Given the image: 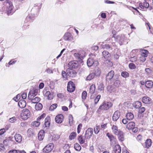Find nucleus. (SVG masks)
Returning a JSON list of instances; mask_svg holds the SVG:
<instances>
[{
	"label": "nucleus",
	"mask_w": 153,
	"mask_h": 153,
	"mask_svg": "<svg viewBox=\"0 0 153 153\" xmlns=\"http://www.w3.org/2000/svg\"><path fill=\"white\" fill-rule=\"evenodd\" d=\"M87 64L88 66L91 67L94 65V66H97L98 62L97 61L96 55L92 54L87 61Z\"/></svg>",
	"instance_id": "obj_1"
},
{
	"label": "nucleus",
	"mask_w": 153,
	"mask_h": 153,
	"mask_svg": "<svg viewBox=\"0 0 153 153\" xmlns=\"http://www.w3.org/2000/svg\"><path fill=\"white\" fill-rule=\"evenodd\" d=\"M6 5L7 7V11L8 15H11L14 12L12 2L9 0L6 1Z\"/></svg>",
	"instance_id": "obj_2"
},
{
	"label": "nucleus",
	"mask_w": 153,
	"mask_h": 153,
	"mask_svg": "<svg viewBox=\"0 0 153 153\" xmlns=\"http://www.w3.org/2000/svg\"><path fill=\"white\" fill-rule=\"evenodd\" d=\"M30 116V111L28 109L23 110L21 114V118L25 120L27 119Z\"/></svg>",
	"instance_id": "obj_3"
},
{
	"label": "nucleus",
	"mask_w": 153,
	"mask_h": 153,
	"mask_svg": "<svg viewBox=\"0 0 153 153\" xmlns=\"http://www.w3.org/2000/svg\"><path fill=\"white\" fill-rule=\"evenodd\" d=\"M112 105V104L110 102H104L102 103L99 107V109L101 110H107L111 107Z\"/></svg>",
	"instance_id": "obj_4"
},
{
	"label": "nucleus",
	"mask_w": 153,
	"mask_h": 153,
	"mask_svg": "<svg viewBox=\"0 0 153 153\" xmlns=\"http://www.w3.org/2000/svg\"><path fill=\"white\" fill-rule=\"evenodd\" d=\"M68 65L70 68H76L78 67L79 63L76 61L73 60L69 62Z\"/></svg>",
	"instance_id": "obj_5"
},
{
	"label": "nucleus",
	"mask_w": 153,
	"mask_h": 153,
	"mask_svg": "<svg viewBox=\"0 0 153 153\" xmlns=\"http://www.w3.org/2000/svg\"><path fill=\"white\" fill-rule=\"evenodd\" d=\"M75 87L74 83L70 81L69 82L68 84L67 90L68 91L70 92H73L75 89Z\"/></svg>",
	"instance_id": "obj_6"
},
{
	"label": "nucleus",
	"mask_w": 153,
	"mask_h": 153,
	"mask_svg": "<svg viewBox=\"0 0 153 153\" xmlns=\"http://www.w3.org/2000/svg\"><path fill=\"white\" fill-rule=\"evenodd\" d=\"M93 133V129L91 128H88L86 131L85 137L86 139H90Z\"/></svg>",
	"instance_id": "obj_7"
},
{
	"label": "nucleus",
	"mask_w": 153,
	"mask_h": 153,
	"mask_svg": "<svg viewBox=\"0 0 153 153\" xmlns=\"http://www.w3.org/2000/svg\"><path fill=\"white\" fill-rule=\"evenodd\" d=\"M125 39V37L124 35L118 36L116 39V41L118 42L119 44L122 45Z\"/></svg>",
	"instance_id": "obj_8"
},
{
	"label": "nucleus",
	"mask_w": 153,
	"mask_h": 153,
	"mask_svg": "<svg viewBox=\"0 0 153 153\" xmlns=\"http://www.w3.org/2000/svg\"><path fill=\"white\" fill-rule=\"evenodd\" d=\"M53 147V143H51L46 146L43 149V151L44 152L48 153L51 152Z\"/></svg>",
	"instance_id": "obj_9"
},
{
	"label": "nucleus",
	"mask_w": 153,
	"mask_h": 153,
	"mask_svg": "<svg viewBox=\"0 0 153 153\" xmlns=\"http://www.w3.org/2000/svg\"><path fill=\"white\" fill-rule=\"evenodd\" d=\"M95 89V86L94 85H92L91 86L89 90L88 95H91L90 98L91 99H94V97L92 94L94 93Z\"/></svg>",
	"instance_id": "obj_10"
},
{
	"label": "nucleus",
	"mask_w": 153,
	"mask_h": 153,
	"mask_svg": "<svg viewBox=\"0 0 153 153\" xmlns=\"http://www.w3.org/2000/svg\"><path fill=\"white\" fill-rule=\"evenodd\" d=\"M67 74L71 77H74L76 75V73L75 70L71 68H68L67 70Z\"/></svg>",
	"instance_id": "obj_11"
},
{
	"label": "nucleus",
	"mask_w": 153,
	"mask_h": 153,
	"mask_svg": "<svg viewBox=\"0 0 153 153\" xmlns=\"http://www.w3.org/2000/svg\"><path fill=\"white\" fill-rule=\"evenodd\" d=\"M100 72L98 70H97V73H93L90 74L86 77V79L87 80H90L93 79L95 76H97L100 75Z\"/></svg>",
	"instance_id": "obj_12"
},
{
	"label": "nucleus",
	"mask_w": 153,
	"mask_h": 153,
	"mask_svg": "<svg viewBox=\"0 0 153 153\" xmlns=\"http://www.w3.org/2000/svg\"><path fill=\"white\" fill-rule=\"evenodd\" d=\"M107 136L109 139L111 144H114L116 143L117 140L113 135L108 133L107 134Z\"/></svg>",
	"instance_id": "obj_13"
},
{
	"label": "nucleus",
	"mask_w": 153,
	"mask_h": 153,
	"mask_svg": "<svg viewBox=\"0 0 153 153\" xmlns=\"http://www.w3.org/2000/svg\"><path fill=\"white\" fill-rule=\"evenodd\" d=\"M64 117L61 114H59L56 116L55 118V120L56 123H61L63 120Z\"/></svg>",
	"instance_id": "obj_14"
},
{
	"label": "nucleus",
	"mask_w": 153,
	"mask_h": 153,
	"mask_svg": "<svg viewBox=\"0 0 153 153\" xmlns=\"http://www.w3.org/2000/svg\"><path fill=\"white\" fill-rule=\"evenodd\" d=\"M64 39L65 40L69 41H72L73 40V36L69 33H65L64 36Z\"/></svg>",
	"instance_id": "obj_15"
},
{
	"label": "nucleus",
	"mask_w": 153,
	"mask_h": 153,
	"mask_svg": "<svg viewBox=\"0 0 153 153\" xmlns=\"http://www.w3.org/2000/svg\"><path fill=\"white\" fill-rule=\"evenodd\" d=\"M102 54L103 57L106 60H109L111 59V54L108 51H104Z\"/></svg>",
	"instance_id": "obj_16"
},
{
	"label": "nucleus",
	"mask_w": 153,
	"mask_h": 153,
	"mask_svg": "<svg viewBox=\"0 0 153 153\" xmlns=\"http://www.w3.org/2000/svg\"><path fill=\"white\" fill-rule=\"evenodd\" d=\"M120 115V112L118 111H116L114 114L112 120L114 121H117L119 118Z\"/></svg>",
	"instance_id": "obj_17"
},
{
	"label": "nucleus",
	"mask_w": 153,
	"mask_h": 153,
	"mask_svg": "<svg viewBox=\"0 0 153 153\" xmlns=\"http://www.w3.org/2000/svg\"><path fill=\"white\" fill-rule=\"evenodd\" d=\"M114 75V72L113 71H110L106 75V80H110L113 77Z\"/></svg>",
	"instance_id": "obj_18"
},
{
	"label": "nucleus",
	"mask_w": 153,
	"mask_h": 153,
	"mask_svg": "<svg viewBox=\"0 0 153 153\" xmlns=\"http://www.w3.org/2000/svg\"><path fill=\"white\" fill-rule=\"evenodd\" d=\"M139 52L140 53V55L146 57L148 56L149 53L147 50L142 49H139Z\"/></svg>",
	"instance_id": "obj_19"
},
{
	"label": "nucleus",
	"mask_w": 153,
	"mask_h": 153,
	"mask_svg": "<svg viewBox=\"0 0 153 153\" xmlns=\"http://www.w3.org/2000/svg\"><path fill=\"white\" fill-rule=\"evenodd\" d=\"M14 138L16 141L18 143H20L22 140V136L19 134H16L15 135Z\"/></svg>",
	"instance_id": "obj_20"
},
{
	"label": "nucleus",
	"mask_w": 153,
	"mask_h": 153,
	"mask_svg": "<svg viewBox=\"0 0 153 153\" xmlns=\"http://www.w3.org/2000/svg\"><path fill=\"white\" fill-rule=\"evenodd\" d=\"M18 105L20 108H23L26 106V103L25 100H20L19 102Z\"/></svg>",
	"instance_id": "obj_21"
},
{
	"label": "nucleus",
	"mask_w": 153,
	"mask_h": 153,
	"mask_svg": "<svg viewBox=\"0 0 153 153\" xmlns=\"http://www.w3.org/2000/svg\"><path fill=\"white\" fill-rule=\"evenodd\" d=\"M113 150L115 153H120L121 148L119 145L117 144L114 147Z\"/></svg>",
	"instance_id": "obj_22"
},
{
	"label": "nucleus",
	"mask_w": 153,
	"mask_h": 153,
	"mask_svg": "<svg viewBox=\"0 0 153 153\" xmlns=\"http://www.w3.org/2000/svg\"><path fill=\"white\" fill-rule=\"evenodd\" d=\"M149 6V4L146 2L144 1L143 3H140L139 4V6L141 8V9H144V7L146 8V9L148 8Z\"/></svg>",
	"instance_id": "obj_23"
},
{
	"label": "nucleus",
	"mask_w": 153,
	"mask_h": 153,
	"mask_svg": "<svg viewBox=\"0 0 153 153\" xmlns=\"http://www.w3.org/2000/svg\"><path fill=\"white\" fill-rule=\"evenodd\" d=\"M124 134L121 131H120L117 135H118V138L119 140L121 141H123L124 140Z\"/></svg>",
	"instance_id": "obj_24"
},
{
	"label": "nucleus",
	"mask_w": 153,
	"mask_h": 153,
	"mask_svg": "<svg viewBox=\"0 0 153 153\" xmlns=\"http://www.w3.org/2000/svg\"><path fill=\"white\" fill-rule=\"evenodd\" d=\"M142 101L143 103L145 104L149 103L151 102V99L149 97H144L142 98Z\"/></svg>",
	"instance_id": "obj_25"
},
{
	"label": "nucleus",
	"mask_w": 153,
	"mask_h": 153,
	"mask_svg": "<svg viewBox=\"0 0 153 153\" xmlns=\"http://www.w3.org/2000/svg\"><path fill=\"white\" fill-rule=\"evenodd\" d=\"M135 126V123L133 122H130L126 125V128L128 130H131Z\"/></svg>",
	"instance_id": "obj_26"
},
{
	"label": "nucleus",
	"mask_w": 153,
	"mask_h": 153,
	"mask_svg": "<svg viewBox=\"0 0 153 153\" xmlns=\"http://www.w3.org/2000/svg\"><path fill=\"white\" fill-rule=\"evenodd\" d=\"M44 137V131L41 130L39 132L38 134V138L39 140H43Z\"/></svg>",
	"instance_id": "obj_27"
},
{
	"label": "nucleus",
	"mask_w": 153,
	"mask_h": 153,
	"mask_svg": "<svg viewBox=\"0 0 153 153\" xmlns=\"http://www.w3.org/2000/svg\"><path fill=\"white\" fill-rule=\"evenodd\" d=\"M153 85V82L151 80L147 81L145 82V86L148 88H151Z\"/></svg>",
	"instance_id": "obj_28"
},
{
	"label": "nucleus",
	"mask_w": 153,
	"mask_h": 153,
	"mask_svg": "<svg viewBox=\"0 0 153 153\" xmlns=\"http://www.w3.org/2000/svg\"><path fill=\"white\" fill-rule=\"evenodd\" d=\"M50 118L49 117H47L45 119L44 124L46 127H49L50 126Z\"/></svg>",
	"instance_id": "obj_29"
},
{
	"label": "nucleus",
	"mask_w": 153,
	"mask_h": 153,
	"mask_svg": "<svg viewBox=\"0 0 153 153\" xmlns=\"http://www.w3.org/2000/svg\"><path fill=\"white\" fill-rule=\"evenodd\" d=\"M45 95L48 97V99L49 100L52 99L53 97V94L49 91H47L45 94Z\"/></svg>",
	"instance_id": "obj_30"
},
{
	"label": "nucleus",
	"mask_w": 153,
	"mask_h": 153,
	"mask_svg": "<svg viewBox=\"0 0 153 153\" xmlns=\"http://www.w3.org/2000/svg\"><path fill=\"white\" fill-rule=\"evenodd\" d=\"M102 48L104 49L107 50L108 51L112 50V48L111 46H110L108 44H104L102 45L101 46Z\"/></svg>",
	"instance_id": "obj_31"
},
{
	"label": "nucleus",
	"mask_w": 153,
	"mask_h": 153,
	"mask_svg": "<svg viewBox=\"0 0 153 153\" xmlns=\"http://www.w3.org/2000/svg\"><path fill=\"white\" fill-rule=\"evenodd\" d=\"M151 140L150 139H147L145 143L146 147L147 149L149 148L151 146Z\"/></svg>",
	"instance_id": "obj_32"
},
{
	"label": "nucleus",
	"mask_w": 153,
	"mask_h": 153,
	"mask_svg": "<svg viewBox=\"0 0 153 153\" xmlns=\"http://www.w3.org/2000/svg\"><path fill=\"white\" fill-rule=\"evenodd\" d=\"M126 117L128 120H132L134 118V115L131 113H128L126 114Z\"/></svg>",
	"instance_id": "obj_33"
},
{
	"label": "nucleus",
	"mask_w": 153,
	"mask_h": 153,
	"mask_svg": "<svg viewBox=\"0 0 153 153\" xmlns=\"http://www.w3.org/2000/svg\"><path fill=\"white\" fill-rule=\"evenodd\" d=\"M111 129L114 134L115 135H117L119 132L117 129V126L115 125H113L111 127Z\"/></svg>",
	"instance_id": "obj_34"
},
{
	"label": "nucleus",
	"mask_w": 153,
	"mask_h": 153,
	"mask_svg": "<svg viewBox=\"0 0 153 153\" xmlns=\"http://www.w3.org/2000/svg\"><path fill=\"white\" fill-rule=\"evenodd\" d=\"M42 107V105L41 103H36L35 106V108L36 110L39 111L41 110Z\"/></svg>",
	"instance_id": "obj_35"
},
{
	"label": "nucleus",
	"mask_w": 153,
	"mask_h": 153,
	"mask_svg": "<svg viewBox=\"0 0 153 153\" xmlns=\"http://www.w3.org/2000/svg\"><path fill=\"white\" fill-rule=\"evenodd\" d=\"M85 138H83L82 135L79 136L78 138V140L79 142L81 144H82L85 142Z\"/></svg>",
	"instance_id": "obj_36"
},
{
	"label": "nucleus",
	"mask_w": 153,
	"mask_h": 153,
	"mask_svg": "<svg viewBox=\"0 0 153 153\" xmlns=\"http://www.w3.org/2000/svg\"><path fill=\"white\" fill-rule=\"evenodd\" d=\"M40 98L37 97H35L34 98H33L31 100V102L33 103H38L40 101Z\"/></svg>",
	"instance_id": "obj_37"
},
{
	"label": "nucleus",
	"mask_w": 153,
	"mask_h": 153,
	"mask_svg": "<svg viewBox=\"0 0 153 153\" xmlns=\"http://www.w3.org/2000/svg\"><path fill=\"white\" fill-rule=\"evenodd\" d=\"M135 108H139L141 106V102L139 101L136 102L134 104Z\"/></svg>",
	"instance_id": "obj_38"
},
{
	"label": "nucleus",
	"mask_w": 153,
	"mask_h": 153,
	"mask_svg": "<svg viewBox=\"0 0 153 153\" xmlns=\"http://www.w3.org/2000/svg\"><path fill=\"white\" fill-rule=\"evenodd\" d=\"M74 148L77 151H80L81 149L80 146L77 143H76L74 144Z\"/></svg>",
	"instance_id": "obj_39"
},
{
	"label": "nucleus",
	"mask_w": 153,
	"mask_h": 153,
	"mask_svg": "<svg viewBox=\"0 0 153 153\" xmlns=\"http://www.w3.org/2000/svg\"><path fill=\"white\" fill-rule=\"evenodd\" d=\"M69 123L70 125L71 126L73 123V116L71 114H70L69 116Z\"/></svg>",
	"instance_id": "obj_40"
},
{
	"label": "nucleus",
	"mask_w": 153,
	"mask_h": 153,
	"mask_svg": "<svg viewBox=\"0 0 153 153\" xmlns=\"http://www.w3.org/2000/svg\"><path fill=\"white\" fill-rule=\"evenodd\" d=\"M121 76L124 78H127L129 76V74L126 71H123L121 72Z\"/></svg>",
	"instance_id": "obj_41"
},
{
	"label": "nucleus",
	"mask_w": 153,
	"mask_h": 153,
	"mask_svg": "<svg viewBox=\"0 0 153 153\" xmlns=\"http://www.w3.org/2000/svg\"><path fill=\"white\" fill-rule=\"evenodd\" d=\"M94 133L97 134L100 131V127L99 126H96L94 128Z\"/></svg>",
	"instance_id": "obj_42"
},
{
	"label": "nucleus",
	"mask_w": 153,
	"mask_h": 153,
	"mask_svg": "<svg viewBox=\"0 0 153 153\" xmlns=\"http://www.w3.org/2000/svg\"><path fill=\"white\" fill-rule=\"evenodd\" d=\"M74 55L75 58L77 59L78 60L80 61L82 60V59L81 58V56L79 53H74Z\"/></svg>",
	"instance_id": "obj_43"
},
{
	"label": "nucleus",
	"mask_w": 153,
	"mask_h": 153,
	"mask_svg": "<svg viewBox=\"0 0 153 153\" xmlns=\"http://www.w3.org/2000/svg\"><path fill=\"white\" fill-rule=\"evenodd\" d=\"M132 56H133L131 57L130 58V61L132 62H135L137 60V57L135 56H134L133 54L132 55Z\"/></svg>",
	"instance_id": "obj_44"
},
{
	"label": "nucleus",
	"mask_w": 153,
	"mask_h": 153,
	"mask_svg": "<svg viewBox=\"0 0 153 153\" xmlns=\"http://www.w3.org/2000/svg\"><path fill=\"white\" fill-rule=\"evenodd\" d=\"M76 136V133L75 132H72L69 136V138L71 140L74 139Z\"/></svg>",
	"instance_id": "obj_45"
},
{
	"label": "nucleus",
	"mask_w": 153,
	"mask_h": 153,
	"mask_svg": "<svg viewBox=\"0 0 153 153\" xmlns=\"http://www.w3.org/2000/svg\"><path fill=\"white\" fill-rule=\"evenodd\" d=\"M57 106L56 104H54L52 105L50 107L49 109L50 111H52L54 110Z\"/></svg>",
	"instance_id": "obj_46"
},
{
	"label": "nucleus",
	"mask_w": 153,
	"mask_h": 153,
	"mask_svg": "<svg viewBox=\"0 0 153 153\" xmlns=\"http://www.w3.org/2000/svg\"><path fill=\"white\" fill-rule=\"evenodd\" d=\"M8 129V128H6L5 129L3 128L0 130V138L1 137L2 135L4 134L6 130H7Z\"/></svg>",
	"instance_id": "obj_47"
},
{
	"label": "nucleus",
	"mask_w": 153,
	"mask_h": 153,
	"mask_svg": "<svg viewBox=\"0 0 153 153\" xmlns=\"http://www.w3.org/2000/svg\"><path fill=\"white\" fill-rule=\"evenodd\" d=\"M17 120V117H14L10 118L8 121L9 122L11 123H13L15 122Z\"/></svg>",
	"instance_id": "obj_48"
},
{
	"label": "nucleus",
	"mask_w": 153,
	"mask_h": 153,
	"mask_svg": "<svg viewBox=\"0 0 153 153\" xmlns=\"http://www.w3.org/2000/svg\"><path fill=\"white\" fill-rule=\"evenodd\" d=\"M100 95H98L94 98V102L95 104H97V103L98 102L100 98Z\"/></svg>",
	"instance_id": "obj_49"
},
{
	"label": "nucleus",
	"mask_w": 153,
	"mask_h": 153,
	"mask_svg": "<svg viewBox=\"0 0 153 153\" xmlns=\"http://www.w3.org/2000/svg\"><path fill=\"white\" fill-rule=\"evenodd\" d=\"M62 78L64 80H66L67 78V74L65 71H62Z\"/></svg>",
	"instance_id": "obj_50"
},
{
	"label": "nucleus",
	"mask_w": 153,
	"mask_h": 153,
	"mask_svg": "<svg viewBox=\"0 0 153 153\" xmlns=\"http://www.w3.org/2000/svg\"><path fill=\"white\" fill-rule=\"evenodd\" d=\"M87 97V93L85 91H84L82 93V99L83 100H85Z\"/></svg>",
	"instance_id": "obj_51"
},
{
	"label": "nucleus",
	"mask_w": 153,
	"mask_h": 153,
	"mask_svg": "<svg viewBox=\"0 0 153 153\" xmlns=\"http://www.w3.org/2000/svg\"><path fill=\"white\" fill-rule=\"evenodd\" d=\"M98 86V88L99 90L102 91L104 90V86L103 85L102 83H100L99 85H98L97 84Z\"/></svg>",
	"instance_id": "obj_52"
},
{
	"label": "nucleus",
	"mask_w": 153,
	"mask_h": 153,
	"mask_svg": "<svg viewBox=\"0 0 153 153\" xmlns=\"http://www.w3.org/2000/svg\"><path fill=\"white\" fill-rule=\"evenodd\" d=\"M139 52V49H135L132 50L131 53L132 55L133 54L134 55Z\"/></svg>",
	"instance_id": "obj_53"
},
{
	"label": "nucleus",
	"mask_w": 153,
	"mask_h": 153,
	"mask_svg": "<svg viewBox=\"0 0 153 153\" xmlns=\"http://www.w3.org/2000/svg\"><path fill=\"white\" fill-rule=\"evenodd\" d=\"M144 56H141L140 55V56L139 57V60H140V61H141L142 62H144L146 60V58Z\"/></svg>",
	"instance_id": "obj_54"
},
{
	"label": "nucleus",
	"mask_w": 153,
	"mask_h": 153,
	"mask_svg": "<svg viewBox=\"0 0 153 153\" xmlns=\"http://www.w3.org/2000/svg\"><path fill=\"white\" fill-rule=\"evenodd\" d=\"M81 58L82 59H83V58L85 57V52L84 51H82L80 52L79 53Z\"/></svg>",
	"instance_id": "obj_55"
},
{
	"label": "nucleus",
	"mask_w": 153,
	"mask_h": 153,
	"mask_svg": "<svg viewBox=\"0 0 153 153\" xmlns=\"http://www.w3.org/2000/svg\"><path fill=\"white\" fill-rule=\"evenodd\" d=\"M129 67L131 69H134L136 68V67L135 65L133 63H130L129 64Z\"/></svg>",
	"instance_id": "obj_56"
},
{
	"label": "nucleus",
	"mask_w": 153,
	"mask_h": 153,
	"mask_svg": "<svg viewBox=\"0 0 153 153\" xmlns=\"http://www.w3.org/2000/svg\"><path fill=\"white\" fill-rule=\"evenodd\" d=\"M82 124H79L77 127V132L78 134H79L81 131V130L82 128Z\"/></svg>",
	"instance_id": "obj_57"
},
{
	"label": "nucleus",
	"mask_w": 153,
	"mask_h": 153,
	"mask_svg": "<svg viewBox=\"0 0 153 153\" xmlns=\"http://www.w3.org/2000/svg\"><path fill=\"white\" fill-rule=\"evenodd\" d=\"M9 140L5 139L3 141V144L5 146H7L9 144Z\"/></svg>",
	"instance_id": "obj_58"
},
{
	"label": "nucleus",
	"mask_w": 153,
	"mask_h": 153,
	"mask_svg": "<svg viewBox=\"0 0 153 153\" xmlns=\"http://www.w3.org/2000/svg\"><path fill=\"white\" fill-rule=\"evenodd\" d=\"M120 80H116L114 83V85L116 87H118L120 85Z\"/></svg>",
	"instance_id": "obj_59"
},
{
	"label": "nucleus",
	"mask_w": 153,
	"mask_h": 153,
	"mask_svg": "<svg viewBox=\"0 0 153 153\" xmlns=\"http://www.w3.org/2000/svg\"><path fill=\"white\" fill-rule=\"evenodd\" d=\"M45 116L46 114L45 113H43L40 117H38L37 118V120H40L41 119H44L45 117Z\"/></svg>",
	"instance_id": "obj_60"
},
{
	"label": "nucleus",
	"mask_w": 153,
	"mask_h": 153,
	"mask_svg": "<svg viewBox=\"0 0 153 153\" xmlns=\"http://www.w3.org/2000/svg\"><path fill=\"white\" fill-rule=\"evenodd\" d=\"M145 110V108L144 107H142L139 110L138 112L140 114H142L143 113Z\"/></svg>",
	"instance_id": "obj_61"
},
{
	"label": "nucleus",
	"mask_w": 153,
	"mask_h": 153,
	"mask_svg": "<svg viewBox=\"0 0 153 153\" xmlns=\"http://www.w3.org/2000/svg\"><path fill=\"white\" fill-rule=\"evenodd\" d=\"M5 149V147L4 144L1 143H0V151L4 150Z\"/></svg>",
	"instance_id": "obj_62"
},
{
	"label": "nucleus",
	"mask_w": 153,
	"mask_h": 153,
	"mask_svg": "<svg viewBox=\"0 0 153 153\" xmlns=\"http://www.w3.org/2000/svg\"><path fill=\"white\" fill-rule=\"evenodd\" d=\"M122 152L123 153H129L126 150V148L125 147L123 148Z\"/></svg>",
	"instance_id": "obj_63"
},
{
	"label": "nucleus",
	"mask_w": 153,
	"mask_h": 153,
	"mask_svg": "<svg viewBox=\"0 0 153 153\" xmlns=\"http://www.w3.org/2000/svg\"><path fill=\"white\" fill-rule=\"evenodd\" d=\"M18 150H11L9 151L8 153H18Z\"/></svg>",
	"instance_id": "obj_64"
}]
</instances>
